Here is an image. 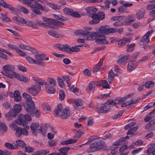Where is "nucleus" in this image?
Returning <instances> with one entry per match:
<instances>
[{"label":"nucleus","instance_id":"13","mask_svg":"<svg viewBox=\"0 0 155 155\" xmlns=\"http://www.w3.org/2000/svg\"><path fill=\"white\" fill-rule=\"evenodd\" d=\"M138 62L135 61H130L128 64L127 70L129 72L134 69L138 65Z\"/></svg>","mask_w":155,"mask_h":155},{"label":"nucleus","instance_id":"36","mask_svg":"<svg viewBox=\"0 0 155 155\" xmlns=\"http://www.w3.org/2000/svg\"><path fill=\"white\" fill-rule=\"evenodd\" d=\"M0 131L3 133H6L7 130V127L4 123H2L0 124Z\"/></svg>","mask_w":155,"mask_h":155},{"label":"nucleus","instance_id":"46","mask_svg":"<svg viewBox=\"0 0 155 155\" xmlns=\"http://www.w3.org/2000/svg\"><path fill=\"white\" fill-rule=\"evenodd\" d=\"M18 77V78H18L21 81H22L25 82H28V79L24 75H20L19 74Z\"/></svg>","mask_w":155,"mask_h":155},{"label":"nucleus","instance_id":"7","mask_svg":"<svg viewBox=\"0 0 155 155\" xmlns=\"http://www.w3.org/2000/svg\"><path fill=\"white\" fill-rule=\"evenodd\" d=\"M39 127L40 125L38 123H32L31 124L30 127L32 134L35 137L37 136V131L39 133H41L43 135H45V130L42 128L41 126L40 129H37Z\"/></svg>","mask_w":155,"mask_h":155},{"label":"nucleus","instance_id":"27","mask_svg":"<svg viewBox=\"0 0 155 155\" xmlns=\"http://www.w3.org/2000/svg\"><path fill=\"white\" fill-rule=\"evenodd\" d=\"M104 57H103L101 59L98 63L97 64L94 68L93 69V71L94 72H97L99 70L100 68V67L102 64L103 61L104 60Z\"/></svg>","mask_w":155,"mask_h":155},{"label":"nucleus","instance_id":"18","mask_svg":"<svg viewBox=\"0 0 155 155\" xmlns=\"http://www.w3.org/2000/svg\"><path fill=\"white\" fill-rule=\"evenodd\" d=\"M130 42V40L126 37H124L122 39L119 41L118 42V46L122 48L126 44Z\"/></svg>","mask_w":155,"mask_h":155},{"label":"nucleus","instance_id":"47","mask_svg":"<svg viewBox=\"0 0 155 155\" xmlns=\"http://www.w3.org/2000/svg\"><path fill=\"white\" fill-rule=\"evenodd\" d=\"M14 109L17 112V113H19L22 110L21 105L20 104H15L14 106Z\"/></svg>","mask_w":155,"mask_h":155},{"label":"nucleus","instance_id":"3","mask_svg":"<svg viewBox=\"0 0 155 155\" xmlns=\"http://www.w3.org/2000/svg\"><path fill=\"white\" fill-rule=\"evenodd\" d=\"M15 122H14L10 124L9 126L12 130L16 131L15 136L18 137H20L22 134L27 136L28 134V132L26 130V129L25 127V126H23L24 128H23L19 127L16 125L17 124Z\"/></svg>","mask_w":155,"mask_h":155},{"label":"nucleus","instance_id":"38","mask_svg":"<svg viewBox=\"0 0 155 155\" xmlns=\"http://www.w3.org/2000/svg\"><path fill=\"white\" fill-rule=\"evenodd\" d=\"M77 141L76 140H74L73 139H70L69 140L64 141L61 142V145H68V144H72L74 143Z\"/></svg>","mask_w":155,"mask_h":155},{"label":"nucleus","instance_id":"29","mask_svg":"<svg viewBox=\"0 0 155 155\" xmlns=\"http://www.w3.org/2000/svg\"><path fill=\"white\" fill-rule=\"evenodd\" d=\"M45 90L46 92L48 94H54L55 91V89L53 87H51L49 84L46 85L45 87Z\"/></svg>","mask_w":155,"mask_h":155},{"label":"nucleus","instance_id":"49","mask_svg":"<svg viewBox=\"0 0 155 155\" xmlns=\"http://www.w3.org/2000/svg\"><path fill=\"white\" fill-rule=\"evenodd\" d=\"M58 83L59 86L61 88H63L64 86V82L62 79L60 77L57 78Z\"/></svg>","mask_w":155,"mask_h":155},{"label":"nucleus","instance_id":"28","mask_svg":"<svg viewBox=\"0 0 155 155\" xmlns=\"http://www.w3.org/2000/svg\"><path fill=\"white\" fill-rule=\"evenodd\" d=\"M48 33L49 35L56 38H60L62 37V35L58 34L57 32L53 30L48 31Z\"/></svg>","mask_w":155,"mask_h":155},{"label":"nucleus","instance_id":"51","mask_svg":"<svg viewBox=\"0 0 155 155\" xmlns=\"http://www.w3.org/2000/svg\"><path fill=\"white\" fill-rule=\"evenodd\" d=\"M18 113L14 109L11 110L8 113V114L11 117H15L17 115Z\"/></svg>","mask_w":155,"mask_h":155},{"label":"nucleus","instance_id":"42","mask_svg":"<svg viewBox=\"0 0 155 155\" xmlns=\"http://www.w3.org/2000/svg\"><path fill=\"white\" fill-rule=\"evenodd\" d=\"M74 103L77 106H81L83 104V102L81 99H76L74 100Z\"/></svg>","mask_w":155,"mask_h":155},{"label":"nucleus","instance_id":"4","mask_svg":"<svg viewBox=\"0 0 155 155\" xmlns=\"http://www.w3.org/2000/svg\"><path fill=\"white\" fill-rule=\"evenodd\" d=\"M57 47L59 50L69 53H71L72 51L78 52L80 50L77 46H72L70 48V46L67 44L61 45L58 43L57 44Z\"/></svg>","mask_w":155,"mask_h":155},{"label":"nucleus","instance_id":"2","mask_svg":"<svg viewBox=\"0 0 155 155\" xmlns=\"http://www.w3.org/2000/svg\"><path fill=\"white\" fill-rule=\"evenodd\" d=\"M62 106L61 104L58 105L57 107L54 110L55 115L56 117L60 116L62 119H66L68 118L70 115L69 109L68 108L62 109Z\"/></svg>","mask_w":155,"mask_h":155},{"label":"nucleus","instance_id":"50","mask_svg":"<svg viewBox=\"0 0 155 155\" xmlns=\"http://www.w3.org/2000/svg\"><path fill=\"white\" fill-rule=\"evenodd\" d=\"M104 109L102 106V104L101 105V106L99 107H97L96 109V112L98 113L102 114L105 113Z\"/></svg>","mask_w":155,"mask_h":155},{"label":"nucleus","instance_id":"21","mask_svg":"<svg viewBox=\"0 0 155 155\" xmlns=\"http://www.w3.org/2000/svg\"><path fill=\"white\" fill-rule=\"evenodd\" d=\"M115 74L113 72V70H110L108 73V81L110 84L113 83L114 80V78Z\"/></svg>","mask_w":155,"mask_h":155},{"label":"nucleus","instance_id":"5","mask_svg":"<svg viewBox=\"0 0 155 155\" xmlns=\"http://www.w3.org/2000/svg\"><path fill=\"white\" fill-rule=\"evenodd\" d=\"M31 120L30 116L27 114L24 115L22 114H19L17 120H16L15 122L17 124L22 125L25 127L26 129H29V127L27 125V121H30Z\"/></svg>","mask_w":155,"mask_h":155},{"label":"nucleus","instance_id":"19","mask_svg":"<svg viewBox=\"0 0 155 155\" xmlns=\"http://www.w3.org/2000/svg\"><path fill=\"white\" fill-rule=\"evenodd\" d=\"M42 18L43 19V20L44 21H45L47 22V23H43L41 22L40 23L38 22H37V23L39 25H44L45 26L47 27L48 28L50 27V21H51V20H52V19L51 18H47L45 17H43Z\"/></svg>","mask_w":155,"mask_h":155},{"label":"nucleus","instance_id":"44","mask_svg":"<svg viewBox=\"0 0 155 155\" xmlns=\"http://www.w3.org/2000/svg\"><path fill=\"white\" fill-rule=\"evenodd\" d=\"M138 128V127L136 126L128 130V132L127 133V134L128 135L133 134L134 133L137 131Z\"/></svg>","mask_w":155,"mask_h":155},{"label":"nucleus","instance_id":"10","mask_svg":"<svg viewBox=\"0 0 155 155\" xmlns=\"http://www.w3.org/2000/svg\"><path fill=\"white\" fill-rule=\"evenodd\" d=\"M22 2L25 5H27L29 7H31V11L36 15H41L42 14L41 12H40L36 9L34 5L31 3L29 0H22Z\"/></svg>","mask_w":155,"mask_h":155},{"label":"nucleus","instance_id":"35","mask_svg":"<svg viewBox=\"0 0 155 155\" xmlns=\"http://www.w3.org/2000/svg\"><path fill=\"white\" fill-rule=\"evenodd\" d=\"M127 56H123L117 61V63L118 64L123 65L125 62L127 61Z\"/></svg>","mask_w":155,"mask_h":155},{"label":"nucleus","instance_id":"54","mask_svg":"<svg viewBox=\"0 0 155 155\" xmlns=\"http://www.w3.org/2000/svg\"><path fill=\"white\" fill-rule=\"evenodd\" d=\"M155 123V119H153L147 124L145 128L147 129L149 128L151 126L153 125Z\"/></svg>","mask_w":155,"mask_h":155},{"label":"nucleus","instance_id":"12","mask_svg":"<svg viewBox=\"0 0 155 155\" xmlns=\"http://www.w3.org/2000/svg\"><path fill=\"white\" fill-rule=\"evenodd\" d=\"M64 23L62 22L58 21L55 19H52L50 21L49 28H54L56 27H61L64 25Z\"/></svg>","mask_w":155,"mask_h":155},{"label":"nucleus","instance_id":"58","mask_svg":"<svg viewBox=\"0 0 155 155\" xmlns=\"http://www.w3.org/2000/svg\"><path fill=\"white\" fill-rule=\"evenodd\" d=\"M104 3L105 4V7H104V6H101L102 7V9L104 10L106 9L105 8H108L110 7V6L109 5V4H110V2L109 0H106V1H105Z\"/></svg>","mask_w":155,"mask_h":155},{"label":"nucleus","instance_id":"48","mask_svg":"<svg viewBox=\"0 0 155 155\" xmlns=\"http://www.w3.org/2000/svg\"><path fill=\"white\" fill-rule=\"evenodd\" d=\"M16 143L20 147L22 148L25 147L26 144L24 142L21 140H18L16 141Z\"/></svg>","mask_w":155,"mask_h":155},{"label":"nucleus","instance_id":"40","mask_svg":"<svg viewBox=\"0 0 155 155\" xmlns=\"http://www.w3.org/2000/svg\"><path fill=\"white\" fill-rule=\"evenodd\" d=\"M53 16L57 19L63 21L68 20L66 17H65L61 15H53Z\"/></svg>","mask_w":155,"mask_h":155},{"label":"nucleus","instance_id":"14","mask_svg":"<svg viewBox=\"0 0 155 155\" xmlns=\"http://www.w3.org/2000/svg\"><path fill=\"white\" fill-rule=\"evenodd\" d=\"M98 83L97 81H92L90 82L88 86V88L86 90L87 93H89L90 91L93 92L95 90V86H98Z\"/></svg>","mask_w":155,"mask_h":155},{"label":"nucleus","instance_id":"33","mask_svg":"<svg viewBox=\"0 0 155 155\" xmlns=\"http://www.w3.org/2000/svg\"><path fill=\"white\" fill-rule=\"evenodd\" d=\"M135 45V44L134 43L127 44V45L126 51L127 52L132 51L134 50Z\"/></svg>","mask_w":155,"mask_h":155},{"label":"nucleus","instance_id":"56","mask_svg":"<svg viewBox=\"0 0 155 155\" xmlns=\"http://www.w3.org/2000/svg\"><path fill=\"white\" fill-rule=\"evenodd\" d=\"M0 14L1 15V18L3 20L8 22L11 21V20L7 17L6 15L3 13H1Z\"/></svg>","mask_w":155,"mask_h":155},{"label":"nucleus","instance_id":"16","mask_svg":"<svg viewBox=\"0 0 155 155\" xmlns=\"http://www.w3.org/2000/svg\"><path fill=\"white\" fill-rule=\"evenodd\" d=\"M84 35V36H85L86 39H85L86 40H91L93 38V37L95 36V35L96 36V33H95L94 34L92 32H91L88 31H85Z\"/></svg>","mask_w":155,"mask_h":155},{"label":"nucleus","instance_id":"1","mask_svg":"<svg viewBox=\"0 0 155 155\" xmlns=\"http://www.w3.org/2000/svg\"><path fill=\"white\" fill-rule=\"evenodd\" d=\"M116 31L117 30L115 28H109L106 25L101 26L99 29V34L96 35L95 38V42L99 44H108V41L106 40V37L104 35H101L100 34H103L112 33Z\"/></svg>","mask_w":155,"mask_h":155},{"label":"nucleus","instance_id":"41","mask_svg":"<svg viewBox=\"0 0 155 155\" xmlns=\"http://www.w3.org/2000/svg\"><path fill=\"white\" fill-rule=\"evenodd\" d=\"M24 24H25L26 26L32 27L35 28H37V25L36 24H33L32 22L29 21H26L25 20Z\"/></svg>","mask_w":155,"mask_h":155},{"label":"nucleus","instance_id":"57","mask_svg":"<svg viewBox=\"0 0 155 155\" xmlns=\"http://www.w3.org/2000/svg\"><path fill=\"white\" fill-rule=\"evenodd\" d=\"M18 46L22 49L27 50L29 49L30 47L23 44H19Z\"/></svg>","mask_w":155,"mask_h":155},{"label":"nucleus","instance_id":"30","mask_svg":"<svg viewBox=\"0 0 155 155\" xmlns=\"http://www.w3.org/2000/svg\"><path fill=\"white\" fill-rule=\"evenodd\" d=\"M108 102L109 104L112 105H116L117 104H118L120 103V98L117 97L114 99H110L108 100Z\"/></svg>","mask_w":155,"mask_h":155},{"label":"nucleus","instance_id":"43","mask_svg":"<svg viewBox=\"0 0 155 155\" xmlns=\"http://www.w3.org/2000/svg\"><path fill=\"white\" fill-rule=\"evenodd\" d=\"M48 81L50 86L54 87L56 86V81L53 78H48Z\"/></svg>","mask_w":155,"mask_h":155},{"label":"nucleus","instance_id":"52","mask_svg":"<svg viewBox=\"0 0 155 155\" xmlns=\"http://www.w3.org/2000/svg\"><path fill=\"white\" fill-rule=\"evenodd\" d=\"M145 12L144 11H140L136 14L137 18L138 19H141L143 17V15Z\"/></svg>","mask_w":155,"mask_h":155},{"label":"nucleus","instance_id":"45","mask_svg":"<svg viewBox=\"0 0 155 155\" xmlns=\"http://www.w3.org/2000/svg\"><path fill=\"white\" fill-rule=\"evenodd\" d=\"M154 84V82L152 81H150L146 83L144 85V87L147 88H149L153 87Z\"/></svg>","mask_w":155,"mask_h":155},{"label":"nucleus","instance_id":"34","mask_svg":"<svg viewBox=\"0 0 155 155\" xmlns=\"http://www.w3.org/2000/svg\"><path fill=\"white\" fill-rule=\"evenodd\" d=\"M74 11L72 9L68 8H65L63 10L65 14L71 16L72 15Z\"/></svg>","mask_w":155,"mask_h":155},{"label":"nucleus","instance_id":"11","mask_svg":"<svg viewBox=\"0 0 155 155\" xmlns=\"http://www.w3.org/2000/svg\"><path fill=\"white\" fill-rule=\"evenodd\" d=\"M0 5L4 8L9 9L13 13L15 14L16 12L15 8L11 5L8 4L4 0H0Z\"/></svg>","mask_w":155,"mask_h":155},{"label":"nucleus","instance_id":"32","mask_svg":"<svg viewBox=\"0 0 155 155\" xmlns=\"http://www.w3.org/2000/svg\"><path fill=\"white\" fill-rule=\"evenodd\" d=\"M26 60L29 63H31L35 64H42V63L39 62V61H37L36 60L33 59L31 57L29 56H27L26 57Z\"/></svg>","mask_w":155,"mask_h":155},{"label":"nucleus","instance_id":"63","mask_svg":"<svg viewBox=\"0 0 155 155\" xmlns=\"http://www.w3.org/2000/svg\"><path fill=\"white\" fill-rule=\"evenodd\" d=\"M124 17L123 16H117L113 17L111 18V20L113 21L120 20V19L124 18Z\"/></svg>","mask_w":155,"mask_h":155},{"label":"nucleus","instance_id":"55","mask_svg":"<svg viewBox=\"0 0 155 155\" xmlns=\"http://www.w3.org/2000/svg\"><path fill=\"white\" fill-rule=\"evenodd\" d=\"M35 7L36 8V9L38 10L40 12H41L39 10H41L43 7V6L40 4L35 2L34 3Z\"/></svg>","mask_w":155,"mask_h":155},{"label":"nucleus","instance_id":"22","mask_svg":"<svg viewBox=\"0 0 155 155\" xmlns=\"http://www.w3.org/2000/svg\"><path fill=\"white\" fill-rule=\"evenodd\" d=\"M6 75L8 77L11 78H18L19 75V73H16L14 71H11L10 72H6Z\"/></svg>","mask_w":155,"mask_h":155},{"label":"nucleus","instance_id":"60","mask_svg":"<svg viewBox=\"0 0 155 155\" xmlns=\"http://www.w3.org/2000/svg\"><path fill=\"white\" fill-rule=\"evenodd\" d=\"M14 18L17 21H19L22 24H24L25 20L22 18H19L17 17H15Z\"/></svg>","mask_w":155,"mask_h":155},{"label":"nucleus","instance_id":"31","mask_svg":"<svg viewBox=\"0 0 155 155\" xmlns=\"http://www.w3.org/2000/svg\"><path fill=\"white\" fill-rule=\"evenodd\" d=\"M70 149L69 147H65L59 149V150L61 152L60 153V155H67V153Z\"/></svg>","mask_w":155,"mask_h":155},{"label":"nucleus","instance_id":"61","mask_svg":"<svg viewBox=\"0 0 155 155\" xmlns=\"http://www.w3.org/2000/svg\"><path fill=\"white\" fill-rule=\"evenodd\" d=\"M85 31L81 30H78L75 31L74 33L77 35H82L83 36L84 35Z\"/></svg>","mask_w":155,"mask_h":155},{"label":"nucleus","instance_id":"15","mask_svg":"<svg viewBox=\"0 0 155 155\" xmlns=\"http://www.w3.org/2000/svg\"><path fill=\"white\" fill-rule=\"evenodd\" d=\"M45 57V55L43 54H37L35 55V57L36 60V61H39L41 63H42V64H38L40 65L44 66L45 63L43 62L42 61L44 60V58Z\"/></svg>","mask_w":155,"mask_h":155},{"label":"nucleus","instance_id":"59","mask_svg":"<svg viewBox=\"0 0 155 155\" xmlns=\"http://www.w3.org/2000/svg\"><path fill=\"white\" fill-rule=\"evenodd\" d=\"M25 147V151L28 152H32L34 150V149L33 148L29 146H28Z\"/></svg>","mask_w":155,"mask_h":155},{"label":"nucleus","instance_id":"37","mask_svg":"<svg viewBox=\"0 0 155 155\" xmlns=\"http://www.w3.org/2000/svg\"><path fill=\"white\" fill-rule=\"evenodd\" d=\"M94 17L95 15L93 14L91 15V17L93 19L92 21L89 22V23L90 24H95L99 22L100 20Z\"/></svg>","mask_w":155,"mask_h":155},{"label":"nucleus","instance_id":"20","mask_svg":"<svg viewBox=\"0 0 155 155\" xmlns=\"http://www.w3.org/2000/svg\"><path fill=\"white\" fill-rule=\"evenodd\" d=\"M98 86H101L103 88L105 89L110 88V86L108 85L107 82L106 80H100L97 81Z\"/></svg>","mask_w":155,"mask_h":155},{"label":"nucleus","instance_id":"17","mask_svg":"<svg viewBox=\"0 0 155 155\" xmlns=\"http://www.w3.org/2000/svg\"><path fill=\"white\" fill-rule=\"evenodd\" d=\"M149 41V36L145 34L139 41V43L140 45H143L148 43Z\"/></svg>","mask_w":155,"mask_h":155},{"label":"nucleus","instance_id":"25","mask_svg":"<svg viewBox=\"0 0 155 155\" xmlns=\"http://www.w3.org/2000/svg\"><path fill=\"white\" fill-rule=\"evenodd\" d=\"M5 147L10 149H17L18 148V146L15 143L11 144L9 143H6L4 144Z\"/></svg>","mask_w":155,"mask_h":155},{"label":"nucleus","instance_id":"64","mask_svg":"<svg viewBox=\"0 0 155 155\" xmlns=\"http://www.w3.org/2000/svg\"><path fill=\"white\" fill-rule=\"evenodd\" d=\"M16 51L18 54L21 56L25 57L26 55V54L25 52L20 50L18 48Z\"/></svg>","mask_w":155,"mask_h":155},{"label":"nucleus","instance_id":"62","mask_svg":"<svg viewBox=\"0 0 155 155\" xmlns=\"http://www.w3.org/2000/svg\"><path fill=\"white\" fill-rule=\"evenodd\" d=\"M126 10V8L123 5H122L118 8V11L119 12L123 13Z\"/></svg>","mask_w":155,"mask_h":155},{"label":"nucleus","instance_id":"24","mask_svg":"<svg viewBox=\"0 0 155 155\" xmlns=\"http://www.w3.org/2000/svg\"><path fill=\"white\" fill-rule=\"evenodd\" d=\"M94 15V17L96 18L98 20H102L105 18V13L104 12H99L97 13L93 14Z\"/></svg>","mask_w":155,"mask_h":155},{"label":"nucleus","instance_id":"9","mask_svg":"<svg viewBox=\"0 0 155 155\" xmlns=\"http://www.w3.org/2000/svg\"><path fill=\"white\" fill-rule=\"evenodd\" d=\"M27 89L29 94L35 96L41 90V87L36 84L31 85V87L27 88Z\"/></svg>","mask_w":155,"mask_h":155},{"label":"nucleus","instance_id":"6","mask_svg":"<svg viewBox=\"0 0 155 155\" xmlns=\"http://www.w3.org/2000/svg\"><path fill=\"white\" fill-rule=\"evenodd\" d=\"M104 144V142L97 141L93 142L89 145V148L86 150L88 153H91L101 149Z\"/></svg>","mask_w":155,"mask_h":155},{"label":"nucleus","instance_id":"39","mask_svg":"<svg viewBox=\"0 0 155 155\" xmlns=\"http://www.w3.org/2000/svg\"><path fill=\"white\" fill-rule=\"evenodd\" d=\"M149 15L151 18L148 19V21L149 22H150L155 19V9L151 11L150 12Z\"/></svg>","mask_w":155,"mask_h":155},{"label":"nucleus","instance_id":"26","mask_svg":"<svg viewBox=\"0 0 155 155\" xmlns=\"http://www.w3.org/2000/svg\"><path fill=\"white\" fill-rule=\"evenodd\" d=\"M108 100L104 104H102V106L104 109L105 113L110 111L111 110V107L113 106L110 104H109Z\"/></svg>","mask_w":155,"mask_h":155},{"label":"nucleus","instance_id":"53","mask_svg":"<svg viewBox=\"0 0 155 155\" xmlns=\"http://www.w3.org/2000/svg\"><path fill=\"white\" fill-rule=\"evenodd\" d=\"M59 99L61 101H63L64 100L65 95L64 91L63 90H61L59 92Z\"/></svg>","mask_w":155,"mask_h":155},{"label":"nucleus","instance_id":"8","mask_svg":"<svg viewBox=\"0 0 155 155\" xmlns=\"http://www.w3.org/2000/svg\"><path fill=\"white\" fill-rule=\"evenodd\" d=\"M26 102L27 104V105L24 104L25 109L28 113H30L31 116H33L34 114L33 110L35 107L34 103L32 99L26 100Z\"/></svg>","mask_w":155,"mask_h":155},{"label":"nucleus","instance_id":"23","mask_svg":"<svg viewBox=\"0 0 155 155\" xmlns=\"http://www.w3.org/2000/svg\"><path fill=\"white\" fill-rule=\"evenodd\" d=\"M15 68L14 66L10 64L4 66L3 67V69L6 72L13 71H14Z\"/></svg>","mask_w":155,"mask_h":155}]
</instances>
